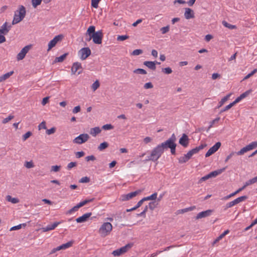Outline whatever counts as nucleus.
<instances>
[{
    "label": "nucleus",
    "instance_id": "17",
    "mask_svg": "<svg viewBox=\"0 0 257 257\" xmlns=\"http://www.w3.org/2000/svg\"><path fill=\"white\" fill-rule=\"evenodd\" d=\"M61 223V221L59 222H55L51 225H48L46 227H42L41 228V230L43 232H47L51 230L54 229L58 225H59Z\"/></svg>",
    "mask_w": 257,
    "mask_h": 257
},
{
    "label": "nucleus",
    "instance_id": "16",
    "mask_svg": "<svg viewBox=\"0 0 257 257\" xmlns=\"http://www.w3.org/2000/svg\"><path fill=\"white\" fill-rule=\"evenodd\" d=\"M189 138L187 135L183 134L179 139V143L184 147H187L189 144Z\"/></svg>",
    "mask_w": 257,
    "mask_h": 257
},
{
    "label": "nucleus",
    "instance_id": "30",
    "mask_svg": "<svg viewBox=\"0 0 257 257\" xmlns=\"http://www.w3.org/2000/svg\"><path fill=\"white\" fill-rule=\"evenodd\" d=\"M101 132V130L99 127H95L91 128L90 134L92 136H96V135L99 134Z\"/></svg>",
    "mask_w": 257,
    "mask_h": 257
},
{
    "label": "nucleus",
    "instance_id": "15",
    "mask_svg": "<svg viewBox=\"0 0 257 257\" xmlns=\"http://www.w3.org/2000/svg\"><path fill=\"white\" fill-rule=\"evenodd\" d=\"M257 147V141L252 142L245 147L242 148V154L244 153L252 150Z\"/></svg>",
    "mask_w": 257,
    "mask_h": 257
},
{
    "label": "nucleus",
    "instance_id": "6",
    "mask_svg": "<svg viewBox=\"0 0 257 257\" xmlns=\"http://www.w3.org/2000/svg\"><path fill=\"white\" fill-rule=\"evenodd\" d=\"M89 139V136L87 134H82L76 137L73 142L74 144H82L87 142Z\"/></svg>",
    "mask_w": 257,
    "mask_h": 257
},
{
    "label": "nucleus",
    "instance_id": "29",
    "mask_svg": "<svg viewBox=\"0 0 257 257\" xmlns=\"http://www.w3.org/2000/svg\"><path fill=\"white\" fill-rule=\"evenodd\" d=\"M257 182V176L249 180L247 182H245V184L242 186V190H243L246 186L253 184Z\"/></svg>",
    "mask_w": 257,
    "mask_h": 257
},
{
    "label": "nucleus",
    "instance_id": "36",
    "mask_svg": "<svg viewBox=\"0 0 257 257\" xmlns=\"http://www.w3.org/2000/svg\"><path fill=\"white\" fill-rule=\"evenodd\" d=\"M157 193L155 192V193H153V194H152L151 196H148L146 197H144V198H143V199H144V200L145 201L150 200H155L157 199Z\"/></svg>",
    "mask_w": 257,
    "mask_h": 257
},
{
    "label": "nucleus",
    "instance_id": "25",
    "mask_svg": "<svg viewBox=\"0 0 257 257\" xmlns=\"http://www.w3.org/2000/svg\"><path fill=\"white\" fill-rule=\"evenodd\" d=\"M241 155V150L238 152H233L231 153L226 158L225 162H227L230 159L235 158L236 157Z\"/></svg>",
    "mask_w": 257,
    "mask_h": 257
},
{
    "label": "nucleus",
    "instance_id": "19",
    "mask_svg": "<svg viewBox=\"0 0 257 257\" xmlns=\"http://www.w3.org/2000/svg\"><path fill=\"white\" fill-rule=\"evenodd\" d=\"M8 23L5 22L0 28V34H7L12 27L11 25H8Z\"/></svg>",
    "mask_w": 257,
    "mask_h": 257
},
{
    "label": "nucleus",
    "instance_id": "22",
    "mask_svg": "<svg viewBox=\"0 0 257 257\" xmlns=\"http://www.w3.org/2000/svg\"><path fill=\"white\" fill-rule=\"evenodd\" d=\"M184 16L186 19L194 18L195 17L194 11L190 8H186Z\"/></svg>",
    "mask_w": 257,
    "mask_h": 257
},
{
    "label": "nucleus",
    "instance_id": "43",
    "mask_svg": "<svg viewBox=\"0 0 257 257\" xmlns=\"http://www.w3.org/2000/svg\"><path fill=\"white\" fill-rule=\"evenodd\" d=\"M143 53V51L141 49H136L134 50L132 53L131 55L133 56H137L139 55L140 54H142Z\"/></svg>",
    "mask_w": 257,
    "mask_h": 257
},
{
    "label": "nucleus",
    "instance_id": "62",
    "mask_svg": "<svg viewBox=\"0 0 257 257\" xmlns=\"http://www.w3.org/2000/svg\"><path fill=\"white\" fill-rule=\"evenodd\" d=\"M144 87L145 89H151L153 87V85L151 82H148L144 84Z\"/></svg>",
    "mask_w": 257,
    "mask_h": 257
},
{
    "label": "nucleus",
    "instance_id": "50",
    "mask_svg": "<svg viewBox=\"0 0 257 257\" xmlns=\"http://www.w3.org/2000/svg\"><path fill=\"white\" fill-rule=\"evenodd\" d=\"M219 119H220V118L218 117V118H216L215 119H214V120L211 121L210 122V124L208 126V127L206 131L208 132L209 130V129L212 127L213 124H214L216 122H217L219 121Z\"/></svg>",
    "mask_w": 257,
    "mask_h": 257
},
{
    "label": "nucleus",
    "instance_id": "59",
    "mask_svg": "<svg viewBox=\"0 0 257 257\" xmlns=\"http://www.w3.org/2000/svg\"><path fill=\"white\" fill-rule=\"evenodd\" d=\"M169 26L163 27L161 29V31L163 34H166L169 31Z\"/></svg>",
    "mask_w": 257,
    "mask_h": 257
},
{
    "label": "nucleus",
    "instance_id": "13",
    "mask_svg": "<svg viewBox=\"0 0 257 257\" xmlns=\"http://www.w3.org/2000/svg\"><path fill=\"white\" fill-rule=\"evenodd\" d=\"M82 67L81 64L79 62H75L73 64L71 68V73L72 74H75L78 71V75L80 74L82 72Z\"/></svg>",
    "mask_w": 257,
    "mask_h": 257
},
{
    "label": "nucleus",
    "instance_id": "38",
    "mask_svg": "<svg viewBox=\"0 0 257 257\" xmlns=\"http://www.w3.org/2000/svg\"><path fill=\"white\" fill-rule=\"evenodd\" d=\"M207 146L206 144H201L198 147H196L195 148L193 149L196 154L198 153L199 151L202 150Z\"/></svg>",
    "mask_w": 257,
    "mask_h": 257
},
{
    "label": "nucleus",
    "instance_id": "9",
    "mask_svg": "<svg viewBox=\"0 0 257 257\" xmlns=\"http://www.w3.org/2000/svg\"><path fill=\"white\" fill-rule=\"evenodd\" d=\"M141 192V190H138L136 191L128 193L127 194H123V195H121L120 199L122 201L129 200L133 198V197H136Z\"/></svg>",
    "mask_w": 257,
    "mask_h": 257
},
{
    "label": "nucleus",
    "instance_id": "49",
    "mask_svg": "<svg viewBox=\"0 0 257 257\" xmlns=\"http://www.w3.org/2000/svg\"><path fill=\"white\" fill-rule=\"evenodd\" d=\"M101 0H91V6L94 8H97L98 3Z\"/></svg>",
    "mask_w": 257,
    "mask_h": 257
},
{
    "label": "nucleus",
    "instance_id": "40",
    "mask_svg": "<svg viewBox=\"0 0 257 257\" xmlns=\"http://www.w3.org/2000/svg\"><path fill=\"white\" fill-rule=\"evenodd\" d=\"M100 86V83L98 80H96L91 85V89L95 91Z\"/></svg>",
    "mask_w": 257,
    "mask_h": 257
},
{
    "label": "nucleus",
    "instance_id": "21",
    "mask_svg": "<svg viewBox=\"0 0 257 257\" xmlns=\"http://www.w3.org/2000/svg\"><path fill=\"white\" fill-rule=\"evenodd\" d=\"M241 101V95L237 97V98L232 103H230L229 104L226 106L223 109L221 110L220 112H223L225 111H226L229 109L231 107H232L234 105H235L236 103Z\"/></svg>",
    "mask_w": 257,
    "mask_h": 257
},
{
    "label": "nucleus",
    "instance_id": "34",
    "mask_svg": "<svg viewBox=\"0 0 257 257\" xmlns=\"http://www.w3.org/2000/svg\"><path fill=\"white\" fill-rule=\"evenodd\" d=\"M94 200V198L89 199H86V200L79 203L78 204V205L80 208V207L83 206L84 205H85V204H86L89 202H92Z\"/></svg>",
    "mask_w": 257,
    "mask_h": 257
},
{
    "label": "nucleus",
    "instance_id": "56",
    "mask_svg": "<svg viewBox=\"0 0 257 257\" xmlns=\"http://www.w3.org/2000/svg\"><path fill=\"white\" fill-rule=\"evenodd\" d=\"M32 133L31 132H28L25 134L23 136V140L26 141L27 139H28L30 136H31Z\"/></svg>",
    "mask_w": 257,
    "mask_h": 257
},
{
    "label": "nucleus",
    "instance_id": "18",
    "mask_svg": "<svg viewBox=\"0 0 257 257\" xmlns=\"http://www.w3.org/2000/svg\"><path fill=\"white\" fill-rule=\"evenodd\" d=\"M174 143L171 140H167L166 141L158 145L161 148L163 152L165 149H170Z\"/></svg>",
    "mask_w": 257,
    "mask_h": 257
},
{
    "label": "nucleus",
    "instance_id": "4",
    "mask_svg": "<svg viewBox=\"0 0 257 257\" xmlns=\"http://www.w3.org/2000/svg\"><path fill=\"white\" fill-rule=\"evenodd\" d=\"M112 226L110 223L105 222L102 224L98 232L102 237L107 235L112 230Z\"/></svg>",
    "mask_w": 257,
    "mask_h": 257
},
{
    "label": "nucleus",
    "instance_id": "32",
    "mask_svg": "<svg viewBox=\"0 0 257 257\" xmlns=\"http://www.w3.org/2000/svg\"><path fill=\"white\" fill-rule=\"evenodd\" d=\"M68 55V53H64L60 57H56L54 60V62H62L66 58L67 56Z\"/></svg>",
    "mask_w": 257,
    "mask_h": 257
},
{
    "label": "nucleus",
    "instance_id": "33",
    "mask_svg": "<svg viewBox=\"0 0 257 257\" xmlns=\"http://www.w3.org/2000/svg\"><path fill=\"white\" fill-rule=\"evenodd\" d=\"M231 95V93H229L224 96L219 102L218 107H221L230 97Z\"/></svg>",
    "mask_w": 257,
    "mask_h": 257
},
{
    "label": "nucleus",
    "instance_id": "24",
    "mask_svg": "<svg viewBox=\"0 0 257 257\" xmlns=\"http://www.w3.org/2000/svg\"><path fill=\"white\" fill-rule=\"evenodd\" d=\"M74 243L73 240H71L70 241H68V242L66 243L62 244V245L57 246V249H59V250L61 249H65L68 247H71L72 244Z\"/></svg>",
    "mask_w": 257,
    "mask_h": 257
},
{
    "label": "nucleus",
    "instance_id": "54",
    "mask_svg": "<svg viewBox=\"0 0 257 257\" xmlns=\"http://www.w3.org/2000/svg\"><path fill=\"white\" fill-rule=\"evenodd\" d=\"M14 118V116L12 115H10L8 117L4 119L3 120V123L5 124L9 122L11 119H13Z\"/></svg>",
    "mask_w": 257,
    "mask_h": 257
},
{
    "label": "nucleus",
    "instance_id": "63",
    "mask_svg": "<svg viewBox=\"0 0 257 257\" xmlns=\"http://www.w3.org/2000/svg\"><path fill=\"white\" fill-rule=\"evenodd\" d=\"M76 165H77V163L76 162H70L67 165V169L68 170H70L73 167H75Z\"/></svg>",
    "mask_w": 257,
    "mask_h": 257
},
{
    "label": "nucleus",
    "instance_id": "31",
    "mask_svg": "<svg viewBox=\"0 0 257 257\" xmlns=\"http://www.w3.org/2000/svg\"><path fill=\"white\" fill-rule=\"evenodd\" d=\"M13 73V71H10L0 76V83L8 79Z\"/></svg>",
    "mask_w": 257,
    "mask_h": 257
},
{
    "label": "nucleus",
    "instance_id": "1",
    "mask_svg": "<svg viewBox=\"0 0 257 257\" xmlns=\"http://www.w3.org/2000/svg\"><path fill=\"white\" fill-rule=\"evenodd\" d=\"M86 36H90L92 38L94 43L96 44H100L102 43L103 34L101 30L95 32V27L94 26H90L87 29Z\"/></svg>",
    "mask_w": 257,
    "mask_h": 257
},
{
    "label": "nucleus",
    "instance_id": "7",
    "mask_svg": "<svg viewBox=\"0 0 257 257\" xmlns=\"http://www.w3.org/2000/svg\"><path fill=\"white\" fill-rule=\"evenodd\" d=\"M32 47L31 45H29L25 46L21 51L18 54L17 56V59L18 61L22 60H23L26 54L29 52V51L30 50L31 48Z\"/></svg>",
    "mask_w": 257,
    "mask_h": 257
},
{
    "label": "nucleus",
    "instance_id": "47",
    "mask_svg": "<svg viewBox=\"0 0 257 257\" xmlns=\"http://www.w3.org/2000/svg\"><path fill=\"white\" fill-rule=\"evenodd\" d=\"M162 71L163 72L166 74H170L172 72V70L170 67L162 68Z\"/></svg>",
    "mask_w": 257,
    "mask_h": 257
},
{
    "label": "nucleus",
    "instance_id": "51",
    "mask_svg": "<svg viewBox=\"0 0 257 257\" xmlns=\"http://www.w3.org/2000/svg\"><path fill=\"white\" fill-rule=\"evenodd\" d=\"M25 166L27 168H31L34 167V165L32 161H31L30 162H26L25 164Z\"/></svg>",
    "mask_w": 257,
    "mask_h": 257
},
{
    "label": "nucleus",
    "instance_id": "61",
    "mask_svg": "<svg viewBox=\"0 0 257 257\" xmlns=\"http://www.w3.org/2000/svg\"><path fill=\"white\" fill-rule=\"evenodd\" d=\"M149 208L151 210H154L156 207V204L155 202H150L148 205Z\"/></svg>",
    "mask_w": 257,
    "mask_h": 257
},
{
    "label": "nucleus",
    "instance_id": "60",
    "mask_svg": "<svg viewBox=\"0 0 257 257\" xmlns=\"http://www.w3.org/2000/svg\"><path fill=\"white\" fill-rule=\"evenodd\" d=\"M56 132V128L54 127H53L51 128L50 129L47 130L46 131V134L48 135H50L51 134H54Z\"/></svg>",
    "mask_w": 257,
    "mask_h": 257
},
{
    "label": "nucleus",
    "instance_id": "3",
    "mask_svg": "<svg viewBox=\"0 0 257 257\" xmlns=\"http://www.w3.org/2000/svg\"><path fill=\"white\" fill-rule=\"evenodd\" d=\"M26 9L23 6H21L19 10L15 12L13 20L12 21V25L18 24L23 20L26 16Z\"/></svg>",
    "mask_w": 257,
    "mask_h": 257
},
{
    "label": "nucleus",
    "instance_id": "53",
    "mask_svg": "<svg viewBox=\"0 0 257 257\" xmlns=\"http://www.w3.org/2000/svg\"><path fill=\"white\" fill-rule=\"evenodd\" d=\"M102 128L104 130H109L112 129L113 128V126L111 124H106L103 125Z\"/></svg>",
    "mask_w": 257,
    "mask_h": 257
},
{
    "label": "nucleus",
    "instance_id": "5",
    "mask_svg": "<svg viewBox=\"0 0 257 257\" xmlns=\"http://www.w3.org/2000/svg\"><path fill=\"white\" fill-rule=\"evenodd\" d=\"M133 245V243H129L120 247L119 249L114 250L112 251V254H113L114 256H119L125 252H126L130 249H131Z\"/></svg>",
    "mask_w": 257,
    "mask_h": 257
},
{
    "label": "nucleus",
    "instance_id": "28",
    "mask_svg": "<svg viewBox=\"0 0 257 257\" xmlns=\"http://www.w3.org/2000/svg\"><path fill=\"white\" fill-rule=\"evenodd\" d=\"M225 168H223L221 169L217 170L214 171L210 172L209 174L210 175V178L212 177H215L217 175L220 174L224 170Z\"/></svg>",
    "mask_w": 257,
    "mask_h": 257
},
{
    "label": "nucleus",
    "instance_id": "41",
    "mask_svg": "<svg viewBox=\"0 0 257 257\" xmlns=\"http://www.w3.org/2000/svg\"><path fill=\"white\" fill-rule=\"evenodd\" d=\"M222 24L224 27L228 28L229 29H233L236 28L235 25H231L225 21H222Z\"/></svg>",
    "mask_w": 257,
    "mask_h": 257
},
{
    "label": "nucleus",
    "instance_id": "11",
    "mask_svg": "<svg viewBox=\"0 0 257 257\" xmlns=\"http://www.w3.org/2000/svg\"><path fill=\"white\" fill-rule=\"evenodd\" d=\"M63 36L62 35H59L55 36L52 40L50 41L48 44V51L50 50L53 47H55L56 44L62 40Z\"/></svg>",
    "mask_w": 257,
    "mask_h": 257
},
{
    "label": "nucleus",
    "instance_id": "37",
    "mask_svg": "<svg viewBox=\"0 0 257 257\" xmlns=\"http://www.w3.org/2000/svg\"><path fill=\"white\" fill-rule=\"evenodd\" d=\"M27 225L26 223L20 224L19 225L14 226L10 228V231L16 230L21 229L22 227H26Z\"/></svg>",
    "mask_w": 257,
    "mask_h": 257
},
{
    "label": "nucleus",
    "instance_id": "23",
    "mask_svg": "<svg viewBox=\"0 0 257 257\" xmlns=\"http://www.w3.org/2000/svg\"><path fill=\"white\" fill-rule=\"evenodd\" d=\"M144 65L152 70L156 69V63L153 61H146L144 62Z\"/></svg>",
    "mask_w": 257,
    "mask_h": 257
},
{
    "label": "nucleus",
    "instance_id": "8",
    "mask_svg": "<svg viewBox=\"0 0 257 257\" xmlns=\"http://www.w3.org/2000/svg\"><path fill=\"white\" fill-rule=\"evenodd\" d=\"M193 149L189 151L186 154L184 155V156L181 157L178 159L179 163L183 164L187 162L195 154Z\"/></svg>",
    "mask_w": 257,
    "mask_h": 257
},
{
    "label": "nucleus",
    "instance_id": "52",
    "mask_svg": "<svg viewBox=\"0 0 257 257\" xmlns=\"http://www.w3.org/2000/svg\"><path fill=\"white\" fill-rule=\"evenodd\" d=\"M195 208V206H191L188 208H184L180 210L181 213H185L187 211H192Z\"/></svg>",
    "mask_w": 257,
    "mask_h": 257
},
{
    "label": "nucleus",
    "instance_id": "64",
    "mask_svg": "<svg viewBox=\"0 0 257 257\" xmlns=\"http://www.w3.org/2000/svg\"><path fill=\"white\" fill-rule=\"evenodd\" d=\"M252 91L251 89H249L245 92L242 93V99L247 97Z\"/></svg>",
    "mask_w": 257,
    "mask_h": 257
},
{
    "label": "nucleus",
    "instance_id": "20",
    "mask_svg": "<svg viewBox=\"0 0 257 257\" xmlns=\"http://www.w3.org/2000/svg\"><path fill=\"white\" fill-rule=\"evenodd\" d=\"M92 213L91 212L83 214L82 216L76 219L77 223H83L87 220V219L91 216Z\"/></svg>",
    "mask_w": 257,
    "mask_h": 257
},
{
    "label": "nucleus",
    "instance_id": "12",
    "mask_svg": "<svg viewBox=\"0 0 257 257\" xmlns=\"http://www.w3.org/2000/svg\"><path fill=\"white\" fill-rule=\"evenodd\" d=\"M220 142H217L214 146L210 148L205 154V157H208L215 153L221 147Z\"/></svg>",
    "mask_w": 257,
    "mask_h": 257
},
{
    "label": "nucleus",
    "instance_id": "27",
    "mask_svg": "<svg viewBox=\"0 0 257 257\" xmlns=\"http://www.w3.org/2000/svg\"><path fill=\"white\" fill-rule=\"evenodd\" d=\"M240 202H241V197H239L237 198H236V199L234 200L233 201L228 203L226 204V207H227V208L231 207L233 206L236 205V204H237Z\"/></svg>",
    "mask_w": 257,
    "mask_h": 257
},
{
    "label": "nucleus",
    "instance_id": "26",
    "mask_svg": "<svg viewBox=\"0 0 257 257\" xmlns=\"http://www.w3.org/2000/svg\"><path fill=\"white\" fill-rule=\"evenodd\" d=\"M6 199L7 201L10 202L13 204H17L20 202V200L17 198H13L11 195H7L6 197Z\"/></svg>",
    "mask_w": 257,
    "mask_h": 257
},
{
    "label": "nucleus",
    "instance_id": "2",
    "mask_svg": "<svg viewBox=\"0 0 257 257\" xmlns=\"http://www.w3.org/2000/svg\"><path fill=\"white\" fill-rule=\"evenodd\" d=\"M163 151L159 145L154 148L151 151L150 156H148V158L146 161H152L153 162L157 161L163 154Z\"/></svg>",
    "mask_w": 257,
    "mask_h": 257
},
{
    "label": "nucleus",
    "instance_id": "10",
    "mask_svg": "<svg viewBox=\"0 0 257 257\" xmlns=\"http://www.w3.org/2000/svg\"><path fill=\"white\" fill-rule=\"evenodd\" d=\"M79 54L80 55L81 59L84 60L90 55L91 51L88 47H85L80 49Z\"/></svg>",
    "mask_w": 257,
    "mask_h": 257
},
{
    "label": "nucleus",
    "instance_id": "46",
    "mask_svg": "<svg viewBox=\"0 0 257 257\" xmlns=\"http://www.w3.org/2000/svg\"><path fill=\"white\" fill-rule=\"evenodd\" d=\"M61 167V166H58V165L52 166L51 167V171L54 172H59L60 170Z\"/></svg>",
    "mask_w": 257,
    "mask_h": 257
},
{
    "label": "nucleus",
    "instance_id": "58",
    "mask_svg": "<svg viewBox=\"0 0 257 257\" xmlns=\"http://www.w3.org/2000/svg\"><path fill=\"white\" fill-rule=\"evenodd\" d=\"M241 191V188H239L237 189V191H236L235 192H234V193H232L231 194H230V195H228V196H226V197H224V199H227L228 198H229L230 197L234 196V195H235L236 193H238V192H240Z\"/></svg>",
    "mask_w": 257,
    "mask_h": 257
},
{
    "label": "nucleus",
    "instance_id": "39",
    "mask_svg": "<svg viewBox=\"0 0 257 257\" xmlns=\"http://www.w3.org/2000/svg\"><path fill=\"white\" fill-rule=\"evenodd\" d=\"M133 72L136 74H146L147 73V71L143 69L142 68H138L133 71Z\"/></svg>",
    "mask_w": 257,
    "mask_h": 257
},
{
    "label": "nucleus",
    "instance_id": "55",
    "mask_svg": "<svg viewBox=\"0 0 257 257\" xmlns=\"http://www.w3.org/2000/svg\"><path fill=\"white\" fill-rule=\"evenodd\" d=\"M176 144L174 143L172 146L170 148L171 150V153L172 155H175L176 154Z\"/></svg>",
    "mask_w": 257,
    "mask_h": 257
},
{
    "label": "nucleus",
    "instance_id": "14",
    "mask_svg": "<svg viewBox=\"0 0 257 257\" xmlns=\"http://www.w3.org/2000/svg\"><path fill=\"white\" fill-rule=\"evenodd\" d=\"M213 212V210L208 209L206 211H202L199 212L197 216H196V219H201L202 218H205L211 215V213Z\"/></svg>",
    "mask_w": 257,
    "mask_h": 257
},
{
    "label": "nucleus",
    "instance_id": "42",
    "mask_svg": "<svg viewBox=\"0 0 257 257\" xmlns=\"http://www.w3.org/2000/svg\"><path fill=\"white\" fill-rule=\"evenodd\" d=\"M80 208V207L78 206V204H77L76 206H74L73 208H72L71 209L69 210L67 212L66 214H71L72 212L74 211H76L78 210V209Z\"/></svg>",
    "mask_w": 257,
    "mask_h": 257
},
{
    "label": "nucleus",
    "instance_id": "45",
    "mask_svg": "<svg viewBox=\"0 0 257 257\" xmlns=\"http://www.w3.org/2000/svg\"><path fill=\"white\" fill-rule=\"evenodd\" d=\"M129 38L128 35H119L117 38V41H123Z\"/></svg>",
    "mask_w": 257,
    "mask_h": 257
},
{
    "label": "nucleus",
    "instance_id": "57",
    "mask_svg": "<svg viewBox=\"0 0 257 257\" xmlns=\"http://www.w3.org/2000/svg\"><path fill=\"white\" fill-rule=\"evenodd\" d=\"M90 181V178L88 177H84L79 180L80 183H88Z\"/></svg>",
    "mask_w": 257,
    "mask_h": 257
},
{
    "label": "nucleus",
    "instance_id": "35",
    "mask_svg": "<svg viewBox=\"0 0 257 257\" xmlns=\"http://www.w3.org/2000/svg\"><path fill=\"white\" fill-rule=\"evenodd\" d=\"M108 143L106 142H104L100 144V145L98 147V149L101 151L105 149H106L108 147Z\"/></svg>",
    "mask_w": 257,
    "mask_h": 257
},
{
    "label": "nucleus",
    "instance_id": "48",
    "mask_svg": "<svg viewBox=\"0 0 257 257\" xmlns=\"http://www.w3.org/2000/svg\"><path fill=\"white\" fill-rule=\"evenodd\" d=\"M257 72V69H254L253 70H252L250 73L247 74L246 76H245L243 79H242V81L246 80L249 78L250 76H252L254 73H255Z\"/></svg>",
    "mask_w": 257,
    "mask_h": 257
},
{
    "label": "nucleus",
    "instance_id": "44",
    "mask_svg": "<svg viewBox=\"0 0 257 257\" xmlns=\"http://www.w3.org/2000/svg\"><path fill=\"white\" fill-rule=\"evenodd\" d=\"M42 0H32V6L36 8L38 6L40 5Z\"/></svg>",
    "mask_w": 257,
    "mask_h": 257
}]
</instances>
